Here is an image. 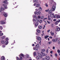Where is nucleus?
Wrapping results in <instances>:
<instances>
[{"label":"nucleus","instance_id":"1","mask_svg":"<svg viewBox=\"0 0 60 60\" xmlns=\"http://www.w3.org/2000/svg\"><path fill=\"white\" fill-rule=\"evenodd\" d=\"M3 5L4 7V9H7L8 8L7 7V5L3 4Z\"/></svg>","mask_w":60,"mask_h":60},{"label":"nucleus","instance_id":"2","mask_svg":"<svg viewBox=\"0 0 60 60\" xmlns=\"http://www.w3.org/2000/svg\"><path fill=\"white\" fill-rule=\"evenodd\" d=\"M56 9V6H54L52 7V11H54Z\"/></svg>","mask_w":60,"mask_h":60},{"label":"nucleus","instance_id":"3","mask_svg":"<svg viewBox=\"0 0 60 60\" xmlns=\"http://www.w3.org/2000/svg\"><path fill=\"white\" fill-rule=\"evenodd\" d=\"M3 3L5 4H8V1H7L4 0L3 1Z\"/></svg>","mask_w":60,"mask_h":60},{"label":"nucleus","instance_id":"4","mask_svg":"<svg viewBox=\"0 0 60 60\" xmlns=\"http://www.w3.org/2000/svg\"><path fill=\"white\" fill-rule=\"evenodd\" d=\"M45 59L46 60H49V59H50V58L49 57V56H46L45 57Z\"/></svg>","mask_w":60,"mask_h":60},{"label":"nucleus","instance_id":"5","mask_svg":"<svg viewBox=\"0 0 60 60\" xmlns=\"http://www.w3.org/2000/svg\"><path fill=\"white\" fill-rule=\"evenodd\" d=\"M38 41H41V38L40 37H38L37 38Z\"/></svg>","mask_w":60,"mask_h":60},{"label":"nucleus","instance_id":"6","mask_svg":"<svg viewBox=\"0 0 60 60\" xmlns=\"http://www.w3.org/2000/svg\"><path fill=\"white\" fill-rule=\"evenodd\" d=\"M3 15L5 17H7V14L5 13H4Z\"/></svg>","mask_w":60,"mask_h":60},{"label":"nucleus","instance_id":"7","mask_svg":"<svg viewBox=\"0 0 60 60\" xmlns=\"http://www.w3.org/2000/svg\"><path fill=\"white\" fill-rule=\"evenodd\" d=\"M60 30V28H57L56 29V31H59Z\"/></svg>","mask_w":60,"mask_h":60},{"label":"nucleus","instance_id":"8","mask_svg":"<svg viewBox=\"0 0 60 60\" xmlns=\"http://www.w3.org/2000/svg\"><path fill=\"white\" fill-rule=\"evenodd\" d=\"M38 28L40 29H41L42 28V26L40 25H39L38 26Z\"/></svg>","mask_w":60,"mask_h":60},{"label":"nucleus","instance_id":"9","mask_svg":"<svg viewBox=\"0 0 60 60\" xmlns=\"http://www.w3.org/2000/svg\"><path fill=\"white\" fill-rule=\"evenodd\" d=\"M54 14L53 13L51 14L50 15L51 17L52 18H53V17H54Z\"/></svg>","mask_w":60,"mask_h":60},{"label":"nucleus","instance_id":"10","mask_svg":"<svg viewBox=\"0 0 60 60\" xmlns=\"http://www.w3.org/2000/svg\"><path fill=\"white\" fill-rule=\"evenodd\" d=\"M38 55L39 56H41V58H42L43 57H42V56H41V54L40 53H39L38 54Z\"/></svg>","mask_w":60,"mask_h":60},{"label":"nucleus","instance_id":"11","mask_svg":"<svg viewBox=\"0 0 60 60\" xmlns=\"http://www.w3.org/2000/svg\"><path fill=\"white\" fill-rule=\"evenodd\" d=\"M52 11L51 9L48 12V13L49 14H50L51 13H52Z\"/></svg>","mask_w":60,"mask_h":60},{"label":"nucleus","instance_id":"12","mask_svg":"<svg viewBox=\"0 0 60 60\" xmlns=\"http://www.w3.org/2000/svg\"><path fill=\"white\" fill-rule=\"evenodd\" d=\"M36 48H38L39 47V44H37L36 45Z\"/></svg>","mask_w":60,"mask_h":60},{"label":"nucleus","instance_id":"13","mask_svg":"<svg viewBox=\"0 0 60 60\" xmlns=\"http://www.w3.org/2000/svg\"><path fill=\"white\" fill-rule=\"evenodd\" d=\"M37 31L38 33H41V30L38 29H37Z\"/></svg>","mask_w":60,"mask_h":60},{"label":"nucleus","instance_id":"14","mask_svg":"<svg viewBox=\"0 0 60 60\" xmlns=\"http://www.w3.org/2000/svg\"><path fill=\"white\" fill-rule=\"evenodd\" d=\"M1 24L2 25H4V24H5V22H4L3 21H1Z\"/></svg>","mask_w":60,"mask_h":60},{"label":"nucleus","instance_id":"15","mask_svg":"<svg viewBox=\"0 0 60 60\" xmlns=\"http://www.w3.org/2000/svg\"><path fill=\"white\" fill-rule=\"evenodd\" d=\"M5 58L4 56H2L1 57V60H4Z\"/></svg>","mask_w":60,"mask_h":60},{"label":"nucleus","instance_id":"16","mask_svg":"<svg viewBox=\"0 0 60 60\" xmlns=\"http://www.w3.org/2000/svg\"><path fill=\"white\" fill-rule=\"evenodd\" d=\"M20 55H19V56H22L23 57H24V55L22 53H21L20 54Z\"/></svg>","mask_w":60,"mask_h":60},{"label":"nucleus","instance_id":"17","mask_svg":"<svg viewBox=\"0 0 60 60\" xmlns=\"http://www.w3.org/2000/svg\"><path fill=\"white\" fill-rule=\"evenodd\" d=\"M5 45H7L8 44V41H6L5 42Z\"/></svg>","mask_w":60,"mask_h":60},{"label":"nucleus","instance_id":"18","mask_svg":"<svg viewBox=\"0 0 60 60\" xmlns=\"http://www.w3.org/2000/svg\"><path fill=\"white\" fill-rule=\"evenodd\" d=\"M41 14V12L39 11L37 12V15H40Z\"/></svg>","mask_w":60,"mask_h":60},{"label":"nucleus","instance_id":"19","mask_svg":"<svg viewBox=\"0 0 60 60\" xmlns=\"http://www.w3.org/2000/svg\"><path fill=\"white\" fill-rule=\"evenodd\" d=\"M39 25V24H38V23H36L35 24V27H36L37 26Z\"/></svg>","mask_w":60,"mask_h":60},{"label":"nucleus","instance_id":"20","mask_svg":"<svg viewBox=\"0 0 60 60\" xmlns=\"http://www.w3.org/2000/svg\"><path fill=\"white\" fill-rule=\"evenodd\" d=\"M49 37V35H46V36H45L44 37V38L45 39H47V38H48Z\"/></svg>","mask_w":60,"mask_h":60},{"label":"nucleus","instance_id":"21","mask_svg":"<svg viewBox=\"0 0 60 60\" xmlns=\"http://www.w3.org/2000/svg\"><path fill=\"white\" fill-rule=\"evenodd\" d=\"M33 55H34V57H35V56H37V55H36V52H34L33 53Z\"/></svg>","mask_w":60,"mask_h":60},{"label":"nucleus","instance_id":"22","mask_svg":"<svg viewBox=\"0 0 60 60\" xmlns=\"http://www.w3.org/2000/svg\"><path fill=\"white\" fill-rule=\"evenodd\" d=\"M1 42L2 44H3V43H4V42H5V41L4 40H2L1 41Z\"/></svg>","mask_w":60,"mask_h":60},{"label":"nucleus","instance_id":"23","mask_svg":"<svg viewBox=\"0 0 60 60\" xmlns=\"http://www.w3.org/2000/svg\"><path fill=\"white\" fill-rule=\"evenodd\" d=\"M36 58L37 59H40L41 58L39 56H38Z\"/></svg>","mask_w":60,"mask_h":60},{"label":"nucleus","instance_id":"24","mask_svg":"<svg viewBox=\"0 0 60 60\" xmlns=\"http://www.w3.org/2000/svg\"><path fill=\"white\" fill-rule=\"evenodd\" d=\"M0 9L1 11H4V8H1Z\"/></svg>","mask_w":60,"mask_h":60},{"label":"nucleus","instance_id":"25","mask_svg":"<svg viewBox=\"0 0 60 60\" xmlns=\"http://www.w3.org/2000/svg\"><path fill=\"white\" fill-rule=\"evenodd\" d=\"M38 9L39 11H41L42 10V8L41 7H40Z\"/></svg>","mask_w":60,"mask_h":60},{"label":"nucleus","instance_id":"26","mask_svg":"<svg viewBox=\"0 0 60 60\" xmlns=\"http://www.w3.org/2000/svg\"><path fill=\"white\" fill-rule=\"evenodd\" d=\"M58 40V39L57 38H56L55 39V42H57Z\"/></svg>","mask_w":60,"mask_h":60},{"label":"nucleus","instance_id":"27","mask_svg":"<svg viewBox=\"0 0 60 60\" xmlns=\"http://www.w3.org/2000/svg\"><path fill=\"white\" fill-rule=\"evenodd\" d=\"M41 53L42 54V55L43 56H45V54L43 53L42 52H41Z\"/></svg>","mask_w":60,"mask_h":60},{"label":"nucleus","instance_id":"28","mask_svg":"<svg viewBox=\"0 0 60 60\" xmlns=\"http://www.w3.org/2000/svg\"><path fill=\"white\" fill-rule=\"evenodd\" d=\"M36 6L37 7H39L40 6V4H37L36 5Z\"/></svg>","mask_w":60,"mask_h":60},{"label":"nucleus","instance_id":"29","mask_svg":"<svg viewBox=\"0 0 60 60\" xmlns=\"http://www.w3.org/2000/svg\"><path fill=\"white\" fill-rule=\"evenodd\" d=\"M51 35L52 36H53L54 35V33H51Z\"/></svg>","mask_w":60,"mask_h":60},{"label":"nucleus","instance_id":"30","mask_svg":"<svg viewBox=\"0 0 60 60\" xmlns=\"http://www.w3.org/2000/svg\"><path fill=\"white\" fill-rule=\"evenodd\" d=\"M0 29H1V30H2L3 29V27L2 26H0Z\"/></svg>","mask_w":60,"mask_h":60},{"label":"nucleus","instance_id":"31","mask_svg":"<svg viewBox=\"0 0 60 60\" xmlns=\"http://www.w3.org/2000/svg\"><path fill=\"white\" fill-rule=\"evenodd\" d=\"M39 20L37 19L36 20V23H38V22H39Z\"/></svg>","mask_w":60,"mask_h":60},{"label":"nucleus","instance_id":"32","mask_svg":"<svg viewBox=\"0 0 60 60\" xmlns=\"http://www.w3.org/2000/svg\"><path fill=\"white\" fill-rule=\"evenodd\" d=\"M57 15H55L54 16V18H57Z\"/></svg>","mask_w":60,"mask_h":60},{"label":"nucleus","instance_id":"33","mask_svg":"<svg viewBox=\"0 0 60 60\" xmlns=\"http://www.w3.org/2000/svg\"><path fill=\"white\" fill-rule=\"evenodd\" d=\"M52 41H53V42H55V39H53L52 40Z\"/></svg>","mask_w":60,"mask_h":60},{"label":"nucleus","instance_id":"34","mask_svg":"<svg viewBox=\"0 0 60 60\" xmlns=\"http://www.w3.org/2000/svg\"><path fill=\"white\" fill-rule=\"evenodd\" d=\"M23 59V58L22 57H20V60H22Z\"/></svg>","mask_w":60,"mask_h":60},{"label":"nucleus","instance_id":"35","mask_svg":"<svg viewBox=\"0 0 60 60\" xmlns=\"http://www.w3.org/2000/svg\"><path fill=\"white\" fill-rule=\"evenodd\" d=\"M51 41H50V42H48V43L49 44H50L51 43Z\"/></svg>","mask_w":60,"mask_h":60},{"label":"nucleus","instance_id":"36","mask_svg":"<svg viewBox=\"0 0 60 60\" xmlns=\"http://www.w3.org/2000/svg\"><path fill=\"white\" fill-rule=\"evenodd\" d=\"M4 34L3 33H1L0 34V36H2V35H3Z\"/></svg>","mask_w":60,"mask_h":60},{"label":"nucleus","instance_id":"37","mask_svg":"<svg viewBox=\"0 0 60 60\" xmlns=\"http://www.w3.org/2000/svg\"><path fill=\"white\" fill-rule=\"evenodd\" d=\"M58 43L59 44H60V39L58 41Z\"/></svg>","mask_w":60,"mask_h":60},{"label":"nucleus","instance_id":"38","mask_svg":"<svg viewBox=\"0 0 60 60\" xmlns=\"http://www.w3.org/2000/svg\"><path fill=\"white\" fill-rule=\"evenodd\" d=\"M57 18H58V19H60V16H59V15H57Z\"/></svg>","mask_w":60,"mask_h":60},{"label":"nucleus","instance_id":"39","mask_svg":"<svg viewBox=\"0 0 60 60\" xmlns=\"http://www.w3.org/2000/svg\"><path fill=\"white\" fill-rule=\"evenodd\" d=\"M45 5L46 6V7H48V4H47V3H46L45 4Z\"/></svg>","mask_w":60,"mask_h":60},{"label":"nucleus","instance_id":"40","mask_svg":"<svg viewBox=\"0 0 60 60\" xmlns=\"http://www.w3.org/2000/svg\"><path fill=\"white\" fill-rule=\"evenodd\" d=\"M45 11L46 12H48L49 11V9H48L47 10H45Z\"/></svg>","mask_w":60,"mask_h":60},{"label":"nucleus","instance_id":"41","mask_svg":"<svg viewBox=\"0 0 60 60\" xmlns=\"http://www.w3.org/2000/svg\"><path fill=\"white\" fill-rule=\"evenodd\" d=\"M46 21L48 23V24H50V22L49 21L47 20Z\"/></svg>","mask_w":60,"mask_h":60},{"label":"nucleus","instance_id":"42","mask_svg":"<svg viewBox=\"0 0 60 60\" xmlns=\"http://www.w3.org/2000/svg\"><path fill=\"white\" fill-rule=\"evenodd\" d=\"M57 52L58 53H59L60 52V50H57Z\"/></svg>","mask_w":60,"mask_h":60},{"label":"nucleus","instance_id":"43","mask_svg":"<svg viewBox=\"0 0 60 60\" xmlns=\"http://www.w3.org/2000/svg\"><path fill=\"white\" fill-rule=\"evenodd\" d=\"M55 56H56V57H57V54L55 53Z\"/></svg>","mask_w":60,"mask_h":60},{"label":"nucleus","instance_id":"44","mask_svg":"<svg viewBox=\"0 0 60 60\" xmlns=\"http://www.w3.org/2000/svg\"><path fill=\"white\" fill-rule=\"evenodd\" d=\"M34 13L35 14H37V11L35 12H34Z\"/></svg>","mask_w":60,"mask_h":60},{"label":"nucleus","instance_id":"45","mask_svg":"<svg viewBox=\"0 0 60 60\" xmlns=\"http://www.w3.org/2000/svg\"><path fill=\"white\" fill-rule=\"evenodd\" d=\"M5 38V36H3L2 37V38L3 39H4V38Z\"/></svg>","mask_w":60,"mask_h":60},{"label":"nucleus","instance_id":"46","mask_svg":"<svg viewBox=\"0 0 60 60\" xmlns=\"http://www.w3.org/2000/svg\"><path fill=\"white\" fill-rule=\"evenodd\" d=\"M53 24H52L51 25V27H54V26H53Z\"/></svg>","mask_w":60,"mask_h":60},{"label":"nucleus","instance_id":"47","mask_svg":"<svg viewBox=\"0 0 60 60\" xmlns=\"http://www.w3.org/2000/svg\"><path fill=\"white\" fill-rule=\"evenodd\" d=\"M60 20H59L58 21H57L56 22H58V23H59L60 22Z\"/></svg>","mask_w":60,"mask_h":60},{"label":"nucleus","instance_id":"48","mask_svg":"<svg viewBox=\"0 0 60 60\" xmlns=\"http://www.w3.org/2000/svg\"><path fill=\"white\" fill-rule=\"evenodd\" d=\"M46 52L47 53H48V52H49L48 49H47V50H46Z\"/></svg>","mask_w":60,"mask_h":60},{"label":"nucleus","instance_id":"49","mask_svg":"<svg viewBox=\"0 0 60 60\" xmlns=\"http://www.w3.org/2000/svg\"><path fill=\"white\" fill-rule=\"evenodd\" d=\"M5 40L6 41H8V38H7Z\"/></svg>","mask_w":60,"mask_h":60},{"label":"nucleus","instance_id":"50","mask_svg":"<svg viewBox=\"0 0 60 60\" xmlns=\"http://www.w3.org/2000/svg\"><path fill=\"white\" fill-rule=\"evenodd\" d=\"M5 47V46L4 45H3L2 46V48H4Z\"/></svg>","mask_w":60,"mask_h":60},{"label":"nucleus","instance_id":"51","mask_svg":"<svg viewBox=\"0 0 60 60\" xmlns=\"http://www.w3.org/2000/svg\"><path fill=\"white\" fill-rule=\"evenodd\" d=\"M37 1H38V0H34V2H36Z\"/></svg>","mask_w":60,"mask_h":60},{"label":"nucleus","instance_id":"52","mask_svg":"<svg viewBox=\"0 0 60 60\" xmlns=\"http://www.w3.org/2000/svg\"><path fill=\"white\" fill-rule=\"evenodd\" d=\"M50 52L51 54H52V53H53V51H50Z\"/></svg>","mask_w":60,"mask_h":60},{"label":"nucleus","instance_id":"53","mask_svg":"<svg viewBox=\"0 0 60 60\" xmlns=\"http://www.w3.org/2000/svg\"><path fill=\"white\" fill-rule=\"evenodd\" d=\"M45 51V49H43L42 50V51H43V52H44Z\"/></svg>","mask_w":60,"mask_h":60},{"label":"nucleus","instance_id":"54","mask_svg":"<svg viewBox=\"0 0 60 60\" xmlns=\"http://www.w3.org/2000/svg\"><path fill=\"white\" fill-rule=\"evenodd\" d=\"M46 59V58H44L42 59V60H45Z\"/></svg>","mask_w":60,"mask_h":60},{"label":"nucleus","instance_id":"55","mask_svg":"<svg viewBox=\"0 0 60 60\" xmlns=\"http://www.w3.org/2000/svg\"><path fill=\"white\" fill-rule=\"evenodd\" d=\"M40 18L41 17L40 16H38V19H40Z\"/></svg>","mask_w":60,"mask_h":60},{"label":"nucleus","instance_id":"56","mask_svg":"<svg viewBox=\"0 0 60 60\" xmlns=\"http://www.w3.org/2000/svg\"><path fill=\"white\" fill-rule=\"evenodd\" d=\"M48 20H51V19L50 18H48Z\"/></svg>","mask_w":60,"mask_h":60},{"label":"nucleus","instance_id":"57","mask_svg":"<svg viewBox=\"0 0 60 60\" xmlns=\"http://www.w3.org/2000/svg\"><path fill=\"white\" fill-rule=\"evenodd\" d=\"M42 21L41 20H40V22H39L40 23H41V22H42Z\"/></svg>","mask_w":60,"mask_h":60},{"label":"nucleus","instance_id":"58","mask_svg":"<svg viewBox=\"0 0 60 60\" xmlns=\"http://www.w3.org/2000/svg\"><path fill=\"white\" fill-rule=\"evenodd\" d=\"M35 10L36 11H38V9H36Z\"/></svg>","mask_w":60,"mask_h":60},{"label":"nucleus","instance_id":"59","mask_svg":"<svg viewBox=\"0 0 60 60\" xmlns=\"http://www.w3.org/2000/svg\"><path fill=\"white\" fill-rule=\"evenodd\" d=\"M55 25H57L58 24V23H57V22H56L55 23Z\"/></svg>","mask_w":60,"mask_h":60},{"label":"nucleus","instance_id":"60","mask_svg":"<svg viewBox=\"0 0 60 60\" xmlns=\"http://www.w3.org/2000/svg\"><path fill=\"white\" fill-rule=\"evenodd\" d=\"M55 49V47L54 46L53 47V49Z\"/></svg>","mask_w":60,"mask_h":60},{"label":"nucleus","instance_id":"61","mask_svg":"<svg viewBox=\"0 0 60 60\" xmlns=\"http://www.w3.org/2000/svg\"><path fill=\"white\" fill-rule=\"evenodd\" d=\"M41 40H40V42H39V43L40 44V45H41Z\"/></svg>","mask_w":60,"mask_h":60},{"label":"nucleus","instance_id":"62","mask_svg":"<svg viewBox=\"0 0 60 60\" xmlns=\"http://www.w3.org/2000/svg\"><path fill=\"white\" fill-rule=\"evenodd\" d=\"M36 17V15H35L34 16V18H35Z\"/></svg>","mask_w":60,"mask_h":60},{"label":"nucleus","instance_id":"63","mask_svg":"<svg viewBox=\"0 0 60 60\" xmlns=\"http://www.w3.org/2000/svg\"><path fill=\"white\" fill-rule=\"evenodd\" d=\"M33 49L34 50H36V48H33Z\"/></svg>","mask_w":60,"mask_h":60},{"label":"nucleus","instance_id":"64","mask_svg":"<svg viewBox=\"0 0 60 60\" xmlns=\"http://www.w3.org/2000/svg\"><path fill=\"white\" fill-rule=\"evenodd\" d=\"M35 20H35V19H33V21H35Z\"/></svg>","mask_w":60,"mask_h":60}]
</instances>
